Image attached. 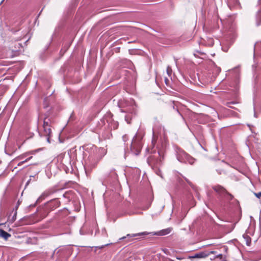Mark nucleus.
<instances>
[{
    "instance_id": "412c9836",
    "label": "nucleus",
    "mask_w": 261,
    "mask_h": 261,
    "mask_svg": "<svg viewBox=\"0 0 261 261\" xmlns=\"http://www.w3.org/2000/svg\"><path fill=\"white\" fill-rule=\"evenodd\" d=\"M46 124H48L47 122L44 121L43 123V128L45 127V126H47Z\"/></svg>"
},
{
    "instance_id": "4468645a",
    "label": "nucleus",
    "mask_w": 261,
    "mask_h": 261,
    "mask_svg": "<svg viewBox=\"0 0 261 261\" xmlns=\"http://www.w3.org/2000/svg\"><path fill=\"white\" fill-rule=\"evenodd\" d=\"M166 71H167V73L168 74V75L170 76L171 75L172 71L171 67L168 66L167 67Z\"/></svg>"
},
{
    "instance_id": "39448f33",
    "label": "nucleus",
    "mask_w": 261,
    "mask_h": 261,
    "mask_svg": "<svg viewBox=\"0 0 261 261\" xmlns=\"http://www.w3.org/2000/svg\"><path fill=\"white\" fill-rule=\"evenodd\" d=\"M209 256L207 251H201L195 254L193 256H189V258H203Z\"/></svg>"
},
{
    "instance_id": "f8f14e48",
    "label": "nucleus",
    "mask_w": 261,
    "mask_h": 261,
    "mask_svg": "<svg viewBox=\"0 0 261 261\" xmlns=\"http://www.w3.org/2000/svg\"><path fill=\"white\" fill-rule=\"evenodd\" d=\"M261 24V13H258L256 16V25H259Z\"/></svg>"
},
{
    "instance_id": "0eeeda50",
    "label": "nucleus",
    "mask_w": 261,
    "mask_h": 261,
    "mask_svg": "<svg viewBox=\"0 0 261 261\" xmlns=\"http://www.w3.org/2000/svg\"><path fill=\"white\" fill-rule=\"evenodd\" d=\"M158 156H159L160 158V159L156 160L154 161L153 157L150 156V159H149V161L152 162H153L154 164H156V165L159 164L161 162L162 159H163V155H162V152L160 151L158 152Z\"/></svg>"
},
{
    "instance_id": "5701e85b",
    "label": "nucleus",
    "mask_w": 261,
    "mask_h": 261,
    "mask_svg": "<svg viewBox=\"0 0 261 261\" xmlns=\"http://www.w3.org/2000/svg\"><path fill=\"white\" fill-rule=\"evenodd\" d=\"M2 3H3V1L1 2L0 5H1V4H2Z\"/></svg>"
},
{
    "instance_id": "ddd939ff",
    "label": "nucleus",
    "mask_w": 261,
    "mask_h": 261,
    "mask_svg": "<svg viewBox=\"0 0 261 261\" xmlns=\"http://www.w3.org/2000/svg\"><path fill=\"white\" fill-rule=\"evenodd\" d=\"M244 238L246 240V244L248 246H249L251 243V239L247 235H243Z\"/></svg>"
},
{
    "instance_id": "6ab92c4d",
    "label": "nucleus",
    "mask_w": 261,
    "mask_h": 261,
    "mask_svg": "<svg viewBox=\"0 0 261 261\" xmlns=\"http://www.w3.org/2000/svg\"><path fill=\"white\" fill-rule=\"evenodd\" d=\"M216 257L217 258H219L220 259H222L223 258V255L222 254H217L216 256Z\"/></svg>"
},
{
    "instance_id": "9b49d317",
    "label": "nucleus",
    "mask_w": 261,
    "mask_h": 261,
    "mask_svg": "<svg viewBox=\"0 0 261 261\" xmlns=\"http://www.w3.org/2000/svg\"><path fill=\"white\" fill-rule=\"evenodd\" d=\"M10 237V234L4 230L0 229V237L4 238L5 240H7Z\"/></svg>"
},
{
    "instance_id": "f3484780",
    "label": "nucleus",
    "mask_w": 261,
    "mask_h": 261,
    "mask_svg": "<svg viewBox=\"0 0 261 261\" xmlns=\"http://www.w3.org/2000/svg\"><path fill=\"white\" fill-rule=\"evenodd\" d=\"M125 121L127 122V123H130V119L131 118L127 115H126L125 117Z\"/></svg>"
},
{
    "instance_id": "aec40b11",
    "label": "nucleus",
    "mask_w": 261,
    "mask_h": 261,
    "mask_svg": "<svg viewBox=\"0 0 261 261\" xmlns=\"http://www.w3.org/2000/svg\"><path fill=\"white\" fill-rule=\"evenodd\" d=\"M207 252L209 253V255L211 254H216L217 253L216 251H207Z\"/></svg>"
},
{
    "instance_id": "a211bd4d",
    "label": "nucleus",
    "mask_w": 261,
    "mask_h": 261,
    "mask_svg": "<svg viewBox=\"0 0 261 261\" xmlns=\"http://www.w3.org/2000/svg\"><path fill=\"white\" fill-rule=\"evenodd\" d=\"M254 194L258 198L261 197V192L257 193H255Z\"/></svg>"
},
{
    "instance_id": "9d476101",
    "label": "nucleus",
    "mask_w": 261,
    "mask_h": 261,
    "mask_svg": "<svg viewBox=\"0 0 261 261\" xmlns=\"http://www.w3.org/2000/svg\"><path fill=\"white\" fill-rule=\"evenodd\" d=\"M36 152V150H33V151H29V152H25V153H23L22 154H21V155H19L17 158H16L15 160H22L24 158L27 157V156H28L30 154H34Z\"/></svg>"
},
{
    "instance_id": "423d86ee",
    "label": "nucleus",
    "mask_w": 261,
    "mask_h": 261,
    "mask_svg": "<svg viewBox=\"0 0 261 261\" xmlns=\"http://www.w3.org/2000/svg\"><path fill=\"white\" fill-rule=\"evenodd\" d=\"M213 189L219 194H223L226 193L225 189L221 186L218 185L213 187Z\"/></svg>"
},
{
    "instance_id": "20e7f679",
    "label": "nucleus",
    "mask_w": 261,
    "mask_h": 261,
    "mask_svg": "<svg viewBox=\"0 0 261 261\" xmlns=\"http://www.w3.org/2000/svg\"><path fill=\"white\" fill-rule=\"evenodd\" d=\"M148 234H149V233H148L147 232H146V231L140 232V233H137L127 234L126 235V236L120 238L119 240H124V239L127 238V239H128V241H130L133 240V239L132 238L134 237H140V236H143V235L146 236Z\"/></svg>"
},
{
    "instance_id": "f03ea898",
    "label": "nucleus",
    "mask_w": 261,
    "mask_h": 261,
    "mask_svg": "<svg viewBox=\"0 0 261 261\" xmlns=\"http://www.w3.org/2000/svg\"><path fill=\"white\" fill-rule=\"evenodd\" d=\"M142 148V143L141 139L139 138L137 135H136L132 142L130 145V150L135 155H138L141 151Z\"/></svg>"
},
{
    "instance_id": "6e6552de",
    "label": "nucleus",
    "mask_w": 261,
    "mask_h": 261,
    "mask_svg": "<svg viewBox=\"0 0 261 261\" xmlns=\"http://www.w3.org/2000/svg\"><path fill=\"white\" fill-rule=\"evenodd\" d=\"M171 230L172 229L171 228H168L158 231L155 232L154 234L158 236H165L170 233Z\"/></svg>"
},
{
    "instance_id": "f257e3e1",
    "label": "nucleus",
    "mask_w": 261,
    "mask_h": 261,
    "mask_svg": "<svg viewBox=\"0 0 261 261\" xmlns=\"http://www.w3.org/2000/svg\"><path fill=\"white\" fill-rule=\"evenodd\" d=\"M20 39H17L15 37H11L6 39L2 46L3 55L7 58H12L18 54L22 47L21 43L18 42Z\"/></svg>"
},
{
    "instance_id": "7ed1b4c3",
    "label": "nucleus",
    "mask_w": 261,
    "mask_h": 261,
    "mask_svg": "<svg viewBox=\"0 0 261 261\" xmlns=\"http://www.w3.org/2000/svg\"><path fill=\"white\" fill-rule=\"evenodd\" d=\"M177 160L180 162H188L193 164L194 159L182 150H179L177 155Z\"/></svg>"
},
{
    "instance_id": "1a4fd4ad",
    "label": "nucleus",
    "mask_w": 261,
    "mask_h": 261,
    "mask_svg": "<svg viewBox=\"0 0 261 261\" xmlns=\"http://www.w3.org/2000/svg\"><path fill=\"white\" fill-rule=\"evenodd\" d=\"M47 126H45L44 128V135L47 136V140L48 142H49V137H50L51 134V129L49 127V126L48 124H46Z\"/></svg>"
},
{
    "instance_id": "4be33fe9",
    "label": "nucleus",
    "mask_w": 261,
    "mask_h": 261,
    "mask_svg": "<svg viewBox=\"0 0 261 261\" xmlns=\"http://www.w3.org/2000/svg\"><path fill=\"white\" fill-rule=\"evenodd\" d=\"M45 194H46V193H43V194H42V196H44Z\"/></svg>"
},
{
    "instance_id": "dca6fc26",
    "label": "nucleus",
    "mask_w": 261,
    "mask_h": 261,
    "mask_svg": "<svg viewBox=\"0 0 261 261\" xmlns=\"http://www.w3.org/2000/svg\"><path fill=\"white\" fill-rule=\"evenodd\" d=\"M16 215H17V212L16 211L15 212L14 215L13 216V217H12V218L10 219V221L11 222H13L14 221H15L16 219Z\"/></svg>"
},
{
    "instance_id": "2eb2a0df",
    "label": "nucleus",
    "mask_w": 261,
    "mask_h": 261,
    "mask_svg": "<svg viewBox=\"0 0 261 261\" xmlns=\"http://www.w3.org/2000/svg\"><path fill=\"white\" fill-rule=\"evenodd\" d=\"M32 158V156H31L30 158H27L26 160H25L24 161H23L22 162H19L18 164V166H21L22 165L23 163L28 162V161H29L31 158Z\"/></svg>"
},
{
    "instance_id": "b1692460",
    "label": "nucleus",
    "mask_w": 261,
    "mask_h": 261,
    "mask_svg": "<svg viewBox=\"0 0 261 261\" xmlns=\"http://www.w3.org/2000/svg\"><path fill=\"white\" fill-rule=\"evenodd\" d=\"M222 261H226V260H222Z\"/></svg>"
}]
</instances>
